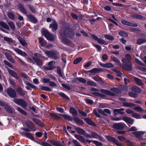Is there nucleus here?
<instances>
[{
    "label": "nucleus",
    "instance_id": "obj_1",
    "mask_svg": "<svg viewBox=\"0 0 146 146\" xmlns=\"http://www.w3.org/2000/svg\"><path fill=\"white\" fill-rule=\"evenodd\" d=\"M60 23L62 25L58 31V35L62 42L64 43V21L63 20H60Z\"/></svg>",
    "mask_w": 146,
    "mask_h": 146
},
{
    "label": "nucleus",
    "instance_id": "obj_2",
    "mask_svg": "<svg viewBox=\"0 0 146 146\" xmlns=\"http://www.w3.org/2000/svg\"><path fill=\"white\" fill-rule=\"evenodd\" d=\"M42 34L43 35L47 40L50 41L54 40V36L52 33H50L46 30H44L42 31Z\"/></svg>",
    "mask_w": 146,
    "mask_h": 146
},
{
    "label": "nucleus",
    "instance_id": "obj_3",
    "mask_svg": "<svg viewBox=\"0 0 146 146\" xmlns=\"http://www.w3.org/2000/svg\"><path fill=\"white\" fill-rule=\"evenodd\" d=\"M56 51L48 50L46 51L45 53L48 57L52 58L54 60H57L58 57L56 54Z\"/></svg>",
    "mask_w": 146,
    "mask_h": 146
},
{
    "label": "nucleus",
    "instance_id": "obj_4",
    "mask_svg": "<svg viewBox=\"0 0 146 146\" xmlns=\"http://www.w3.org/2000/svg\"><path fill=\"white\" fill-rule=\"evenodd\" d=\"M14 102L19 106L22 107L26 108L27 106V104L23 100L21 99L15 98L14 100Z\"/></svg>",
    "mask_w": 146,
    "mask_h": 146
},
{
    "label": "nucleus",
    "instance_id": "obj_5",
    "mask_svg": "<svg viewBox=\"0 0 146 146\" xmlns=\"http://www.w3.org/2000/svg\"><path fill=\"white\" fill-rule=\"evenodd\" d=\"M6 92L9 96L11 98H15L17 96V94L15 90L12 88H7Z\"/></svg>",
    "mask_w": 146,
    "mask_h": 146
},
{
    "label": "nucleus",
    "instance_id": "obj_6",
    "mask_svg": "<svg viewBox=\"0 0 146 146\" xmlns=\"http://www.w3.org/2000/svg\"><path fill=\"white\" fill-rule=\"evenodd\" d=\"M125 125V123H115L113 124V127L116 129L122 130L124 129Z\"/></svg>",
    "mask_w": 146,
    "mask_h": 146
},
{
    "label": "nucleus",
    "instance_id": "obj_7",
    "mask_svg": "<svg viewBox=\"0 0 146 146\" xmlns=\"http://www.w3.org/2000/svg\"><path fill=\"white\" fill-rule=\"evenodd\" d=\"M91 36L92 38L96 40L98 43L105 45L107 44L105 41L102 39L98 38L97 36L93 35H91Z\"/></svg>",
    "mask_w": 146,
    "mask_h": 146
},
{
    "label": "nucleus",
    "instance_id": "obj_8",
    "mask_svg": "<svg viewBox=\"0 0 146 146\" xmlns=\"http://www.w3.org/2000/svg\"><path fill=\"white\" fill-rule=\"evenodd\" d=\"M32 119V121L38 126L41 127H44L45 125V124L38 119L33 118Z\"/></svg>",
    "mask_w": 146,
    "mask_h": 146
},
{
    "label": "nucleus",
    "instance_id": "obj_9",
    "mask_svg": "<svg viewBox=\"0 0 146 146\" xmlns=\"http://www.w3.org/2000/svg\"><path fill=\"white\" fill-rule=\"evenodd\" d=\"M50 115L52 118L56 120L60 119L61 118V116L64 117V114H58V115H57L54 113H50Z\"/></svg>",
    "mask_w": 146,
    "mask_h": 146
},
{
    "label": "nucleus",
    "instance_id": "obj_10",
    "mask_svg": "<svg viewBox=\"0 0 146 146\" xmlns=\"http://www.w3.org/2000/svg\"><path fill=\"white\" fill-rule=\"evenodd\" d=\"M121 23L125 25L133 27H137L138 26V25L137 24L134 23L132 22H129L125 20H122L121 21Z\"/></svg>",
    "mask_w": 146,
    "mask_h": 146
},
{
    "label": "nucleus",
    "instance_id": "obj_11",
    "mask_svg": "<svg viewBox=\"0 0 146 146\" xmlns=\"http://www.w3.org/2000/svg\"><path fill=\"white\" fill-rule=\"evenodd\" d=\"M25 83L28 86L25 87V88L28 90H31V89H30V88L34 89H36L37 88L36 86L32 84L30 82L26 81L25 82Z\"/></svg>",
    "mask_w": 146,
    "mask_h": 146
},
{
    "label": "nucleus",
    "instance_id": "obj_12",
    "mask_svg": "<svg viewBox=\"0 0 146 146\" xmlns=\"http://www.w3.org/2000/svg\"><path fill=\"white\" fill-rule=\"evenodd\" d=\"M32 58L34 60L35 62L36 63L37 66H42L43 64L42 60L40 58L33 56Z\"/></svg>",
    "mask_w": 146,
    "mask_h": 146
},
{
    "label": "nucleus",
    "instance_id": "obj_13",
    "mask_svg": "<svg viewBox=\"0 0 146 146\" xmlns=\"http://www.w3.org/2000/svg\"><path fill=\"white\" fill-rule=\"evenodd\" d=\"M27 18L30 21L33 23H36L37 22V19L32 15H27Z\"/></svg>",
    "mask_w": 146,
    "mask_h": 146
},
{
    "label": "nucleus",
    "instance_id": "obj_14",
    "mask_svg": "<svg viewBox=\"0 0 146 146\" xmlns=\"http://www.w3.org/2000/svg\"><path fill=\"white\" fill-rule=\"evenodd\" d=\"M18 9L20 12L24 14L27 13L26 9L24 8L23 5L21 3H19L17 5Z\"/></svg>",
    "mask_w": 146,
    "mask_h": 146
},
{
    "label": "nucleus",
    "instance_id": "obj_15",
    "mask_svg": "<svg viewBox=\"0 0 146 146\" xmlns=\"http://www.w3.org/2000/svg\"><path fill=\"white\" fill-rule=\"evenodd\" d=\"M122 119L128 124H132L133 122V120L130 117H122Z\"/></svg>",
    "mask_w": 146,
    "mask_h": 146
},
{
    "label": "nucleus",
    "instance_id": "obj_16",
    "mask_svg": "<svg viewBox=\"0 0 146 146\" xmlns=\"http://www.w3.org/2000/svg\"><path fill=\"white\" fill-rule=\"evenodd\" d=\"M4 40L7 42V43L10 45H13L14 41L11 38L7 36H5L3 38Z\"/></svg>",
    "mask_w": 146,
    "mask_h": 146
},
{
    "label": "nucleus",
    "instance_id": "obj_17",
    "mask_svg": "<svg viewBox=\"0 0 146 146\" xmlns=\"http://www.w3.org/2000/svg\"><path fill=\"white\" fill-rule=\"evenodd\" d=\"M124 110V109L123 108L119 109H115L113 110V112L115 115H116L117 114H120L123 115L124 114V112L123 111Z\"/></svg>",
    "mask_w": 146,
    "mask_h": 146
},
{
    "label": "nucleus",
    "instance_id": "obj_18",
    "mask_svg": "<svg viewBox=\"0 0 146 146\" xmlns=\"http://www.w3.org/2000/svg\"><path fill=\"white\" fill-rule=\"evenodd\" d=\"M17 91L21 96H24L25 94V91L21 88L18 87L17 89Z\"/></svg>",
    "mask_w": 146,
    "mask_h": 146
},
{
    "label": "nucleus",
    "instance_id": "obj_19",
    "mask_svg": "<svg viewBox=\"0 0 146 146\" xmlns=\"http://www.w3.org/2000/svg\"><path fill=\"white\" fill-rule=\"evenodd\" d=\"M15 50L19 54L23 56H26L27 55V53L23 51L18 48H16L15 49Z\"/></svg>",
    "mask_w": 146,
    "mask_h": 146
},
{
    "label": "nucleus",
    "instance_id": "obj_20",
    "mask_svg": "<svg viewBox=\"0 0 146 146\" xmlns=\"http://www.w3.org/2000/svg\"><path fill=\"white\" fill-rule=\"evenodd\" d=\"M121 67L123 68L128 70H131L132 69V64L130 62H129L125 66L122 65Z\"/></svg>",
    "mask_w": 146,
    "mask_h": 146
},
{
    "label": "nucleus",
    "instance_id": "obj_21",
    "mask_svg": "<svg viewBox=\"0 0 146 146\" xmlns=\"http://www.w3.org/2000/svg\"><path fill=\"white\" fill-rule=\"evenodd\" d=\"M74 136L75 137L80 141L84 143H85V139L82 136L76 134H75Z\"/></svg>",
    "mask_w": 146,
    "mask_h": 146
},
{
    "label": "nucleus",
    "instance_id": "obj_22",
    "mask_svg": "<svg viewBox=\"0 0 146 146\" xmlns=\"http://www.w3.org/2000/svg\"><path fill=\"white\" fill-rule=\"evenodd\" d=\"M101 92L103 94H104L107 95L113 96L114 95V94L109 91L105 89H101Z\"/></svg>",
    "mask_w": 146,
    "mask_h": 146
},
{
    "label": "nucleus",
    "instance_id": "obj_23",
    "mask_svg": "<svg viewBox=\"0 0 146 146\" xmlns=\"http://www.w3.org/2000/svg\"><path fill=\"white\" fill-rule=\"evenodd\" d=\"M25 135L27 138L31 140L35 141V137L32 135L31 133L25 132Z\"/></svg>",
    "mask_w": 146,
    "mask_h": 146
},
{
    "label": "nucleus",
    "instance_id": "obj_24",
    "mask_svg": "<svg viewBox=\"0 0 146 146\" xmlns=\"http://www.w3.org/2000/svg\"><path fill=\"white\" fill-rule=\"evenodd\" d=\"M68 31L69 32L68 35L70 37L72 38L74 36V32L72 29L70 28L66 30L65 31H64V33H66V32H68ZM65 34H66V33H65Z\"/></svg>",
    "mask_w": 146,
    "mask_h": 146
},
{
    "label": "nucleus",
    "instance_id": "obj_25",
    "mask_svg": "<svg viewBox=\"0 0 146 146\" xmlns=\"http://www.w3.org/2000/svg\"><path fill=\"white\" fill-rule=\"evenodd\" d=\"M4 107L5 109L7 112L10 114L13 113V110L7 104H6L5 105Z\"/></svg>",
    "mask_w": 146,
    "mask_h": 146
},
{
    "label": "nucleus",
    "instance_id": "obj_26",
    "mask_svg": "<svg viewBox=\"0 0 146 146\" xmlns=\"http://www.w3.org/2000/svg\"><path fill=\"white\" fill-rule=\"evenodd\" d=\"M50 143L53 145L55 146H62L60 142L55 141L51 140Z\"/></svg>",
    "mask_w": 146,
    "mask_h": 146
},
{
    "label": "nucleus",
    "instance_id": "obj_27",
    "mask_svg": "<svg viewBox=\"0 0 146 146\" xmlns=\"http://www.w3.org/2000/svg\"><path fill=\"white\" fill-rule=\"evenodd\" d=\"M49 28H52L53 31H56L58 28L57 24H50L49 25Z\"/></svg>",
    "mask_w": 146,
    "mask_h": 146
},
{
    "label": "nucleus",
    "instance_id": "obj_28",
    "mask_svg": "<svg viewBox=\"0 0 146 146\" xmlns=\"http://www.w3.org/2000/svg\"><path fill=\"white\" fill-rule=\"evenodd\" d=\"M39 42L42 46H45L47 43L46 40H45L42 37H40L39 38Z\"/></svg>",
    "mask_w": 146,
    "mask_h": 146
},
{
    "label": "nucleus",
    "instance_id": "obj_29",
    "mask_svg": "<svg viewBox=\"0 0 146 146\" xmlns=\"http://www.w3.org/2000/svg\"><path fill=\"white\" fill-rule=\"evenodd\" d=\"M18 39L22 46H25L27 45V43L23 38L21 37L18 38Z\"/></svg>",
    "mask_w": 146,
    "mask_h": 146
},
{
    "label": "nucleus",
    "instance_id": "obj_30",
    "mask_svg": "<svg viewBox=\"0 0 146 146\" xmlns=\"http://www.w3.org/2000/svg\"><path fill=\"white\" fill-rule=\"evenodd\" d=\"M0 26L7 30H9V29L8 25L6 23L3 21L0 22Z\"/></svg>",
    "mask_w": 146,
    "mask_h": 146
},
{
    "label": "nucleus",
    "instance_id": "obj_31",
    "mask_svg": "<svg viewBox=\"0 0 146 146\" xmlns=\"http://www.w3.org/2000/svg\"><path fill=\"white\" fill-rule=\"evenodd\" d=\"M131 90L134 92L137 93H140L141 92V89L136 86H133L131 88Z\"/></svg>",
    "mask_w": 146,
    "mask_h": 146
},
{
    "label": "nucleus",
    "instance_id": "obj_32",
    "mask_svg": "<svg viewBox=\"0 0 146 146\" xmlns=\"http://www.w3.org/2000/svg\"><path fill=\"white\" fill-rule=\"evenodd\" d=\"M75 129L77 132L79 134L83 135L85 133V131L84 129H81L79 127H76Z\"/></svg>",
    "mask_w": 146,
    "mask_h": 146
},
{
    "label": "nucleus",
    "instance_id": "obj_33",
    "mask_svg": "<svg viewBox=\"0 0 146 146\" xmlns=\"http://www.w3.org/2000/svg\"><path fill=\"white\" fill-rule=\"evenodd\" d=\"M91 138H100V140L103 141V138L102 137H100L99 136L94 132H92L91 133Z\"/></svg>",
    "mask_w": 146,
    "mask_h": 146
},
{
    "label": "nucleus",
    "instance_id": "obj_34",
    "mask_svg": "<svg viewBox=\"0 0 146 146\" xmlns=\"http://www.w3.org/2000/svg\"><path fill=\"white\" fill-rule=\"evenodd\" d=\"M92 78L96 81L100 82L101 83H103L104 81L102 78L100 77L97 76H93L92 77Z\"/></svg>",
    "mask_w": 146,
    "mask_h": 146
},
{
    "label": "nucleus",
    "instance_id": "obj_35",
    "mask_svg": "<svg viewBox=\"0 0 146 146\" xmlns=\"http://www.w3.org/2000/svg\"><path fill=\"white\" fill-rule=\"evenodd\" d=\"M84 120L86 123L90 125H94V123L89 118H85L84 119Z\"/></svg>",
    "mask_w": 146,
    "mask_h": 146
},
{
    "label": "nucleus",
    "instance_id": "obj_36",
    "mask_svg": "<svg viewBox=\"0 0 146 146\" xmlns=\"http://www.w3.org/2000/svg\"><path fill=\"white\" fill-rule=\"evenodd\" d=\"M70 113L76 116L77 114V112L76 110L74 108H70Z\"/></svg>",
    "mask_w": 146,
    "mask_h": 146
},
{
    "label": "nucleus",
    "instance_id": "obj_37",
    "mask_svg": "<svg viewBox=\"0 0 146 146\" xmlns=\"http://www.w3.org/2000/svg\"><path fill=\"white\" fill-rule=\"evenodd\" d=\"M123 105L124 106L127 107H133L135 105V104L127 102H125L123 103Z\"/></svg>",
    "mask_w": 146,
    "mask_h": 146
},
{
    "label": "nucleus",
    "instance_id": "obj_38",
    "mask_svg": "<svg viewBox=\"0 0 146 146\" xmlns=\"http://www.w3.org/2000/svg\"><path fill=\"white\" fill-rule=\"evenodd\" d=\"M126 59L123 58L122 59L121 61L123 62H126V60H129L131 59V56L129 54H127L125 56Z\"/></svg>",
    "mask_w": 146,
    "mask_h": 146
},
{
    "label": "nucleus",
    "instance_id": "obj_39",
    "mask_svg": "<svg viewBox=\"0 0 146 146\" xmlns=\"http://www.w3.org/2000/svg\"><path fill=\"white\" fill-rule=\"evenodd\" d=\"M7 16L10 19L12 20H14L15 19V16L14 14L11 12H9L7 14Z\"/></svg>",
    "mask_w": 146,
    "mask_h": 146
},
{
    "label": "nucleus",
    "instance_id": "obj_40",
    "mask_svg": "<svg viewBox=\"0 0 146 146\" xmlns=\"http://www.w3.org/2000/svg\"><path fill=\"white\" fill-rule=\"evenodd\" d=\"M8 24L12 31L15 29V25L13 22L9 21L8 23Z\"/></svg>",
    "mask_w": 146,
    "mask_h": 146
},
{
    "label": "nucleus",
    "instance_id": "obj_41",
    "mask_svg": "<svg viewBox=\"0 0 146 146\" xmlns=\"http://www.w3.org/2000/svg\"><path fill=\"white\" fill-rule=\"evenodd\" d=\"M144 132L142 131H138L133 133V134H135L137 137L139 138L140 136L143 134Z\"/></svg>",
    "mask_w": 146,
    "mask_h": 146
},
{
    "label": "nucleus",
    "instance_id": "obj_42",
    "mask_svg": "<svg viewBox=\"0 0 146 146\" xmlns=\"http://www.w3.org/2000/svg\"><path fill=\"white\" fill-rule=\"evenodd\" d=\"M55 63V62L53 61H51L48 64V67L50 69V70H53L54 68V65L53 63Z\"/></svg>",
    "mask_w": 146,
    "mask_h": 146
},
{
    "label": "nucleus",
    "instance_id": "obj_43",
    "mask_svg": "<svg viewBox=\"0 0 146 146\" xmlns=\"http://www.w3.org/2000/svg\"><path fill=\"white\" fill-rule=\"evenodd\" d=\"M112 60L113 61L115 62L117 64L119 65L121 67L122 65L121 64V62L117 58L115 57H113L112 58Z\"/></svg>",
    "mask_w": 146,
    "mask_h": 146
},
{
    "label": "nucleus",
    "instance_id": "obj_44",
    "mask_svg": "<svg viewBox=\"0 0 146 146\" xmlns=\"http://www.w3.org/2000/svg\"><path fill=\"white\" fill-rule=\"evenodd\" d=\"M74 120L77 123L82 125L83 123V122L81 120L77 117H74Z\"/></svg>",
    "mask_w": 146,
    "mask_h": 146
},
{
    "label": "nucleus",
    "instance_id": "obj_45",
    "mask_svg": "<svg viewBox=\"0 0 146 146\" xmlns=\"http://www.w3.org/2000/svg\"><path fill=\"white\" fill-rule=\"evenodd\" d=\"M17 110L20 113L22 114L23 115H27V113L25 111L22 109L20 107H18L17 108Z\"/></svg>",
    "mask_w": 146,
    "mask_h": 146
},
{
    "label": "nucleus",
    "instance_id": "obj_46",
    "mask_svg": "<svg viewBox=\"0 0 146 146\" xmlns=\"http://www.w3.org/2000/svg\"><path fill=\"white\" fill-rule=\"evenodd\" d=\"M37 143L42 146H52L50 144L46 142L42 141L39 143L38 142H37Z\"/></svg>",
    "mask_w": 146,
    "mask_h": 146
},
{
    "label": "nucleus",
    "instance_id": "obj_47",
    "mask_svg": "<svg viewBox=\"0 0 146 146\" xmlns=\"http://www.w3.org/2000/svg\"><path fill=\"white\" fill-rule=\"evenodd\" d=\"M131 116L137 119H140L141 118V115L137 113H133L132 114Z\"/></svg>",
    "mask_w": 146,
    "mask_h": 146
},
{
    "label": "nucleus",
    "instance_id": "obj_48",
    "mask_svg": "<svg viewBox=\"0 0 146 146\" xmlns=\"http://www.w3.org/2000/svg\"><path fill=\"white\" fill-rule=\"evenodd\" d=\"M87 84L89 85L94 86H96V84L92 80H89L87 81Z\"/></svg>",
    "mask_w": 146,
    "mask_h": 146
},
{
    "label": "nucleus",
    "instance_id": "obj_49",
    "mask_svg": "<svg viewBox=\"0 0 146 146\" xmlns=\"http://www.w3.org/2000/svg\"><path fill=\"white\" fill-rule=\"evenodd\" d=\"M41 90H44L46 91H51L52 90L48 87L42 86L41 88Z\"/></svg>",
    "mask_w": 146,
    "mask_h": 146
},
{
    "label": "nucleus",
    "instance_id": "obj_50",
    "mask_svg": "<svg viewBox=\"0 0 146 146\" xmlns=\"http://www.w3.org/2000/svg\"><path fill=\"white\" fill-rule=\"evenodd\" d=\"M104 37L107 39L109 40H113L114 39V37L111 35H104Z\"/></svg>",
    "mask_w": 146,
    "mask_h": 146
},
{
    "label": "nucleus",
    "instance_id": "obj_51",
    "mask_svg": "<svg viewBox=\"0 0 146 146\" xmlns=\"http://www.w3.org/2000/svg\"><path fill=\"white\" fill-rule=\"evenodd\" d=\"M134 79L135 82L138 85H141L142 84V82L140 79L136 77H134Z\"/></svg>",
    "mask_w": 146,
    "mask_h": 146
},
{
    "label": "nucleus",
    "instance_id": "obj_52",
    "mask_svg": "<svg viewBox=\"0 0 146 146\" xmlns=\"http://www.w3.org/2000/svg\"><path fill=\"white\" fill-rule=\"evenodd\" d=\"M106 138L108 140L113 142H114L116 140L115 138L110 136H107Z\"/></svg>",
    "mask_w": 146,
    "mask_h": 146
},
{
    "label": "nucleus",
    "instance_id": "obj_53",
    "mask_svg": "<svg viewBox=\"0 0 146 146\" xmlns=\"http://www.w3.org/2000/svg\"><path fill=\"white\" fill-rule=\"evenodd\" d=\"M3 62L4 64L6 65H7L8 67L11 68H12L13 67V65L9 62H8L6 60H4Z\"/></svg>",
    "mask_w": 146,
    "mask_h": 146
},
{
    "label": "nucleus",
    "instance_id": "obj_54",
    "mask_svg": "<svg viewBox=\"0 0 146 146\" xmlns=\"http://www.w3.org/2000/svg\"><path fill=\"white\" fill-rule=\"evenodd\" d=\"M146 42V40L143 39H138L137 41V44L140 45Z\"/></svg>",
    "mask_w": 146,
    "mask_h": 146
},
{
    "label": "nucleus",
    "instance_id": "obj_55",
    "mask_svg": "<svg viewBox=\"0 0 146 146\" xmlns=\"http://www.w3.org/2000/svg\"><path fill=\"white\" fill-rule=\"evenodd\" d=\"M134 110L139 112H142L143 111L142 108L139 106H137L134 107Z\"/></svg>",
    "mask_w": 146,
    "mask_h": 146
},
{
    "label": "nucleus",
    "instance_id": "obj_56",
    "mask_svg": "<svg viewBox=\"0 0 146 146\" xmlns=\"http://www.w3.org/2000/svg\"><path fill=\"white\" fill-rule=\"evenodd\" d=\"M77 80L79 82L82 83H85L86 82V80L82 78H77Z\"/></svg>",
    "mask_w": 146,
    "mask_h": 146
},
{
    "label": "nucleus",
    "instance_id": "obj_57",
    "mask_svg": "<svg viewBox=\"0 0 146 146\" xmlns=\"http://www.w3.org/2000/svg\"><path fill=\"white\" fill-rule=\"evenodd\" d=\"M82 60V58L81 57L78 58L74 60V63L75 64H77L81 61Z\"/></svg>",
    "mask_w": 146,
    "mask_h": 146
},
{
    "label": "nucleus",
    "instance_id": "obj_58",
    "mask_svg": "<svg viewBox=\"0 0 146 146\" xmlns=\"http://www.w3.org/2000/svg\"><path fill=\"white\" fill-rule=\"evenodd\" d=\"M119 35L123 37H127L128 35L125 32L123 31H120L119 33Z\"/></svg>",
    "mask_w": 146,
    "mask_h": 146
},
{
    "label": "nucleus",
    "instance_id": "obj_59",
    "mask_svg": "<svg viewBox=\"0 0 146 146\" xmlns=\"http://www.w3.org/2000/svg\"><path fill=\"white\" fill-rule=\"evenodd\" d=\"M7 69L9 74L11 76H12L15 73V72L14 70H11L9 68H8Z\"/></svg>",
    "mask_w": 146,
    "mask_h": 146
},
{
    "label": "nucleus",
    "instance_id": "obj_60",
    "mask_svg": "<svg viewBox=\"0 0 146 146\" xmlns=\"http://www.w3.org/2000/svg\"><path fill=\"white\" fill-rule=\"evenodd\" d=\"M28 7L30 10L33 13H35V9L34 7V6L33 5H29L28 6Z\"/></svg>",
    "mask_w": 146,
    "mask_h": 146
},
{
    "label": "nucleus",
    "instance_id": "obj_61",
    "mask_svg": "<svg viewBox=\"0 0 146 146\" xmlns=\"http://www.w3.org/2000/svg\"><path fill=\"white\" fill-rule=\"evenodd\" d=\"M56 110L59 112L63 113L64 112V110L62 108L60 107H56Z\"/></svg>",
    "mask_w": 146,
    "mask_h": 146
},
{
    "label": "nucleus",
    "instance_id": "obj_62",
    "mask_svg": "<svg viewBox=\"0 0 146 146\" xmlns=\"http://www.w3.org/2000/svg\"><path fill=\"white\" fill-rule=\"evenodd\" d=\"M94 113L95 115L98 117H100V115L97 109H95L93 110Z\"/></svg>",
    "mask_w": 146,
    "mask_h": 146
},
{
    "label": "nucleus",
    "instance_id": "obj_63",
    "mask_svg": "<svg viewBox=\"0 0 146 146\" xmlns=\"http://www.w3.org/2000/svg\"><path fill=\"white\" fill-rule=\"evenodd\" d=\"M137 128L135 126H132L131 128L129 129L128 131H137Z\"/></svg>",
    "mask_w": 146,
    "mask_h": 146
},
{
    "label": "nucleus",
    "instance_id": "obj_64",
    "mask_svg": "<svg viewBox=\"0 0 146 146\" xmlns=\"http://www.w3.org/2000/svg\"><path fill=\"white\" fill-rule=\"evenodd\" d=\"M71 15L73 18L76 20L79 17V16L77 15L74 13H72Z\"/></svg>",
    "mask_w": 146,
    "mask_h": 146
}]
</instances>
